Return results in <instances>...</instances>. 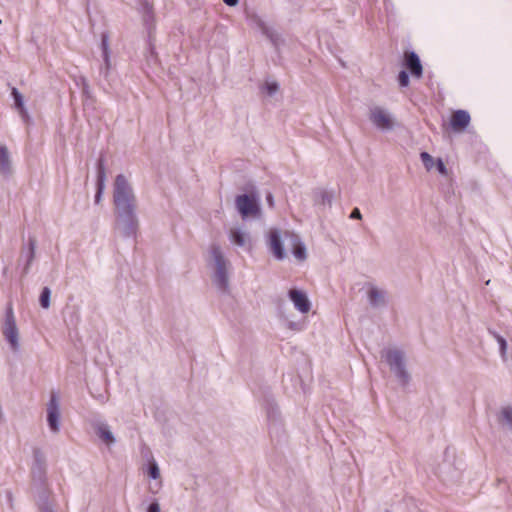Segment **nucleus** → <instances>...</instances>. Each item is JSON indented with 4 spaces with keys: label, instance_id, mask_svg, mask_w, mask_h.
<instances>
[{
    "label": "nucleus",
    "instance_id": "40",
    "mask_svg": "<svg viewBox=\"0 0 512 512\" xmlns=\"http://www.w3.org/2000/svg\"><path fill=\"white\" fill-rule=\"evenodd\" d=\"M266 200H267V202H268V204H269L270 206H273L274 201H273V196H272V194H271V193H269V194L266 196Z\"/></svg>",
    "mask_w": 512,
    "mask_h": 512
},
{
    "label": "nucleus",
    "instance_id": "41",
    "mask_svg": "<svg viewBox=\"0 0 512 512\" xmlns=\"http://www.w3.org/2000/svg\"><path fill=\"white\" fill-rule=\"evenodd\" d=\"M160 487H161V483H157V484H155V489H153V487H151V490L153 493H157L158 490L160 489Z\"/></svg>",
    "mask_w": 512,
    "mask_h": 512
},
{
    "label": "nucleus",
    "instance_id": "28",
    "mask_svg": "<svg viewBox=\"0 0 512 512\" xmlns=\"http://www.w3.org/2000/svg\"><path fill=\"white\" fill-rule=\"evenodd\" d=\"M320 203L324 205H331L333 201V194L329 191L323 190L319 193Z\"/></svg>",
    "mask_w": 512,
    "mask_h": 512
},
{
    "label": "nucleus",
    "instance_id": "6",
    "mask_svg": "<svg viewBox=\"0 0 512 512\" xmlns=\"http://www.w3.org/2000/svg\"><path fill=\"white\" fill-rule=\"evenodd\" d=\"M369 119L377 129L383 132L391 131L396 126V120L393 114L380 106L370 108Z\"/></svg>",
    "mask_w": 512,
    "mask_h": 512
},
{
    "label": "nucleus",
    "instance_id": "15",
    "mask_svg": "<svg viewBox=\"0 0 512 512\" xmlns=\"http://www.w3.org/2000/svg\"><path fill=\"white\" fill-rule=\"evenodd\" d=\"M253 21L261 32L271 41L273 46L278 49L280 44L283 42L281 36L273 28L268 26L260 17L254 16Z\"/></svg>",
    "mask_w": 512,
    "mask_h": 512
},
{
    "label": "nucleus",
    "instance_id": "34",
    "mask_svg": "<svg viewBox=\"0 0 512 512\" xmlns=\"http://www.w3.org/2000/svg\"><path fill=\"white\" fill-rule=\"evenodd\" d=\"M350 218L351 219L361 220L362 219V214H361L360 210L358 208H354L351 211Z\"/></svg>",
    "mask_w": 512,
    "mask_h": 512
},
{
    "label": "nucleus",
    "instance_id": "32",
    "mask_svg": "<svg viewBox=\"0 0 512 512\" xmlns=\"http://www.w3.org/2000/svg\"><path fill=\"white\" fill-rule=\"evenodd\" d=\"M400 86L406 87L409 84V76L407 72L401 71L398 76Z\"/></svg>",
    "mask_w": 512,
    "mask_h": 512
},
{
    "label": "nucleus",
    "instance_id": "16",
    "mask_svg": "<svg viewBox=\"0 0 512 512\" xmlns=\"http://www.w3.org/2000/svg\"><path fill=\"white\" fill-rule=\"evenodd\" d=\"M13 164L10 152L5 145H0V175L9 178L13 174Z\"/></svg>",
    "mask_w": 512,
    "mask_h": 512
},
{
    "label": "nucleus",
    "instance_id": "35",
    "mask_svg": "<svg viewBox=\"0 0 512 512\" xmlns=\"http://www.w3.org/2000/svg\"><path fill=\"white\" fill-rule=\"evenodd\" d=\"M288 327L292 330L300 331L302 330V326L297 322H289Z\"/></svg>",
    "mask_w": 512,
    "mask_h": 512
},
{
    "label": "nucleus",
    "instance_id": "18",
    "mask_svg": "<svg viewBox=\"0 0 512 512\" xmlns=\"http://www.w3.org/2000/svg\"><path fill=\"white\" fill-rule=\"evenodd\" d=\"M11 96L14 99V106L18 110V113L22 120L25 123H28L30 120L29 114L27 109L24 106V100L22 94L18 91L16 88H12L11 90Z\"/></svg>",
    "mask_w": 512,
    "mask_h": 512
},
{
    "label": "nucleus",
    "instance_id": "17",
    "mask_svg": "<svg viewBox=\"0 0 512 512\" xmlns=\"http://www.w3.org/2000/svg\"><path fill=\"white\" fill-rule=\"evenodd\" d=\"M470 123V115L465 110H457L451 117V127L454 131L464 130Z\"/></svg>",
    "mask_w": 512,
    "mask_h": 512
},
{
    "label": "nucleus",
    "instance_id": "36",
    "mask_svg": "<svg viewBox=\"0 0 512 512\" xmlns=\"http://www.w3.org/2000/svg\"><path fill=\"white\" fill-rule=\"evenodd\" d=\"M437 168H438V171L441 174H445L446 173V167H445L444 163L441 160L438 161Z\"/></svg>",
    "mask_w": 512,
    "mask_h": 512
},
{
    "label": "nucleus",
    "instance_id": "27",
    "mask_svg": "<svg viewBox=\"0 0 512 512\" xmlns=\"http://www.w3.org/2000/svg\"><path fill=\"white\" fill-rule=\"evenodd\" d=\"M266 412H267L268 420L272 423L276 422L277 417H278V411H277V408L273 404H271V403L268 404Z\"/></svg>",
    "mask_w": 512,
    "mask_h": 512
},
{
    "label": "nucleus",
    "instance_id": "24",
    "mask_svg": "<svg viewBox=\"0 0 512 512\" xmlns=\"http://www.w3.org/2000/svg\"><path fill=\"white\" fill-rule=\"evenodd\" d=\"M148 475L150 478H152L154 480H157L160 478V469H159L157 462L154 459H152L149 462Z\"/></svg>",
    "mask_w": 512,
    "mask_h": 512
},
{
    "label": "nucleus",
    "instance_id": "10",
    "mask_svg": "<svg viewBox=\"0 0 512 512\" xmlns=\"http://www.w3.org/2000/svg\"><path fill=\"white\" fill-rule=\"evenodd\" d=\"M229 240L233 245L243 248L245 251H250L252 249L250 234L240 227H232L230 229Z\"/></svg>",
    "mask_w": 512,
    "mask_h": 512
},
{
    "label": "nucleus",
    "instance_id": "4",
    "mask_svg": "<svg viewBox=\"0 0 512 512\" xmlns=\"http://www.w3.org/2000/svg\"><path fill=\"white\" fill-rule=\"evenodd\" d=\"M381 357L386 360L400 384L407 385L410 381V375L406 370L404 353L398 349H384L381 351Z\"/></svg>",
    "mask_w": 512,
    "mask_h": 512
},
{
    "label": "nucleus",
    "instance_id": "21",
    "mask_svg": "<svg viewBox=\"0 0 512 512\" xmlns=\"http://www.w3.org/2000/svg\"><path fill=\"white\" fill-rule=\"evenodd\" d=\"M35 250H36V240L34 238H30L28 241V248L27 250H23L22 256L25 257L26 263L24 266V273L27 274L30 270V267L32 265V262L35 258Z\"/></svg>",
    "mask_w": 512,
    "mask_h": 512
},
{
    "label": "nucleus",
    "instance_id": "20",
    "mask_svg": "<svg viewBox=\"0 0 512 512\" xmlns=\"http://www.w3.org/2000/svg\"><path fill=\"white\" fill-rule=\"evenodd\" d=\"M37 506L39 512H55L53 504L49 500V492L42 488L37 495Z\"/></svg>",
    "mask_w": 512,
    "mask_h": 512
},
{
    "label": "nucleus",
    "instance_id": "1",
    "mask_svg": "<svg viewBox=\"0 0 512 512\" xmlns=\"http://www.w3.org/2000/svg\"><path fill=\"white\" fill-rule=\"evenodd\" d=\"M113 204L116 228L127 238L135 237L139 227L137 197L134 188L124 174H118L113 183Z\"/></svg>",
    "mask_w": 512,
    "mask_h": 512
},
{
    "label": "nucleus",
    "instance_id": "11",
    "mask_svg": "<svg viewBox=\"0 0 512 512\" xmlns=\"http://www.w3.org/2000/svg\"><path fill=\"white\" fill-rule=\"evenodd\" d=\"M288 296L292 301L296 310L302 314H306L311 309V303L305 292L298 289H290Z\"/></svg>",
    "mask_w": 512,
    "mask_h": 512
},
{
    "label": "nucleus",
    "instance_id": "29",
    "mask_svg": "<svg viewBox=\"0 0 512 512\" xmlns=\"http://www.w3.org/2000/svg\"><path fill=\"white\" fill-rule=\"evenodd\" d=\"M420 158L424 164V166L427 168V169H431L432 166H433V158L432 156L427 153V152H422L420 154Z\"/></svg>",
    "mask_w": 512,
    "mask_h": 512
},
{
    "label": "nucleus",
    "instance_id": "12",
    "mask_svg": "<svg viewBox=\"0 0 512 512\" xmlns=\"http://www.w3.org/2000/svg\"><path fill=\"white\" fill-rule=\"evenodd\" d=\"M101 49H102V58L103 65L100 68V75L108 80L110 71H111V58H110V48H109V36L107 33H102L101 35Z\"/></svg>",
    "mask_w": 512,
    "mask_h": 512
},
{
    "label": "nucleus",
    "instance_id": "26",
    "mask_svg": "<svg viewBox=\"0 0 512 512\" xmlns=\"http://www.w3.org/2000/svg\"><path fill=\"white\" fill-rule=\"evenodd\" d=\"M153 15H152V9L148 5V3H144L143 5V21L146 25H150L152 22Z\"/></svg>",
    "mask_w": 512,
    "mask_h": 512
},
{
    "label": "nucleus",
    "instance_id": "2",
    "mask_svg": "<svg viewBox=\"0 0 512 512\" xmlns=\"http://www.w3.org/2000/svg\"><path fill=\"white\" fill-rule=\"evenodd\" d=\"M284 243L291 248L294 257L298 261L302 262L307 259V249L299 235L288 230L270 229L267 244L273 257L280 261L287 257Z\"/></svg>",
    "mask_w": 512,
    "mask_h": 512
},
{
    "label": "nucleus",
    "instance_id": "8",
    "mask_svg": "<svg viewBox=\"0 0 512 512\" xmlns=\"http://www.w3.org/2000/svg\"><path fill=\"white\" fill-rule=\"evenodd\" d=\"M47 423L51 432L58 433L60 430V398L56 391L50 393V399L46 407Z\"/></svg>",
    "mask_w": 512,
    "mask_h": 512
},
{
    "label": "nucleus",
    "instance_id": "39",
    "mask_svg": "<svg viewBox=\"0 0 512 512\" xmlns=\"http://www.w3.org/2000/svg\"><path fill=\"white\" fill-rule=\"evenodd\" d=\"M239 0H223V2L228 6H236Z\"/></svg>",
    "mask_w": 512,
    "mask_h": 512
},
{
    "label": "nucleus",
    "instance_id": "23",
    "mask_svg": "<svg viewBox=\"0 0 512 512\" xmlns=\"http://www.w3.org/2000/svg\"><path fill=\"white\" fill-rule=\"evenodd\" d=\"M50 297H51V290L48 287H44L40 294V305L44 309H48L50 307Z\"/></svg>",
    "mask_w": 512,
    "mask_h": 512
},
{
    "label": "nucleus",
    "instance_id": "37",
    "mask_svg": "<svg viewBox=\"0 0 512 512\" xmlns=\"http://www.w3.org/2000/svg\"><path fill=\"white\" fill-rule=\"evenodd\" d=\"M103 192L102 191H96L95 194V203L99 204L102 199Z\"/></svg>",
    "mask_w": 512,
    "mask_h": 512
},
{
    "label": "nucleus",
    "instance_id": "22",
    "mask_svg": "<svg viewBox=\"0 0 512 512\" xmlns=\"http://www.w3.org/2000/svg\"><path fill=\"white\" fill-rule=\"evenodd\" d=\"M502 423L512 431V407H505L501 411Z\"/></svg>",
    "mask_w": 512,
    "mask_h": 512
},
{
    "label": "nucleus",
    "instance_id": "3",
    "mask_svg": "<svg viewBox=\"0 0 512 512\" xmlns=\"http://www.w3.org/2000/svg\"><path fill=\"white\" fill-rule=\"evenodd\" d=\"M208 265L212 268V281L214 285L222 292L229 290V271L231 264L225 257L219 244L213 243L208 250Z\"/></svg>",
    "mask_w": 512,
    "mask_h": 512
},
{
    "label": "nucleus",
    "instance_id": "7",
    "mask_svg": "<svg viewBox=\"0 0 512 512\" xmlns=\"http://www.w3.org/2000/svg\"><path fill=\"white\" fill-rule=\"evenodd\" d=\"M235 206L242 219L257 218L260 215V206L254 195L242 194L235 199Z\"/></svg>",
    "mask_w": 512,
    "mask_h": 512
},
{
    "label": "nucleus",
    "instance_id": "38",
    "mask_svg": "<svg viewBox=\"0 0 512 512\" xmlns=\"http://www.w3.org/2000/svg\"><path fill=\"white\" fill-rule=\"evenodd\" d=\"M105 189V181H97V191L104 192Z\"/></svg>",
    "mask_w": 512,
    "mask_h": 512
},
{
    "label": "nucleus",
    "instance_id": "14",
    "mask_svg": "<svg viewBox=\"0 0 512 512\" xmlns=\"http://www.w3.org/2000/svg\"><path fill=\"white\" fill-rule=\"evenodd\" d=\"M367 298L371 307H384L387 304V291L375 285H370L367 291Z\"/></svg>",
    "mask_w": 512,
    "mask_h": 512
},
{
    "label": "nucleus",
    "instance_id": "5",
    "mask_svg": "<svg viewBox=\"0 0 512 512\" xmlns=\"http://www.w3.org/2000/svg\"><path fill=\"white\" fill-rule=\"evenodd\" d=\"M1 330L5 340L10 346V349L13 352H18L20 349L19 330L11 304H9L6 309L5 319Z\"/></svg>",
    "mask_w": 512,
    "mask_h": 512
},
{
    "label": "nucleus",
    "instance_id": "19",
    "mask_svg": "<svg viewBox=\"0 0 512 512\" xmlns=\"http://www.w3.org/2000/svg\"><path fill=\"white\" fill-rule=\"evenodd\" d=\"M405 65L414 76L421 77L422 65L418 55L415 52H409L406 54Z\"/></svg>",
    "mask_w": 512,
    "mask_h": 512
},
{
    "label": "nucleus",
    "instance_id": "13",
    "mask_svg": "<svg viewBox=\"0 0 512 512\" xmlns=\"http://www.w3.org/2000/svg\"><path fill=\"white\" fill-rule=\"evenodd\" d=\"M92 427L98 436V438L107 446L115 444L116 438L111 431L110 426L102 420H95L92 423Z\"/></svg>",
    "mask_w": 512,
    "mask_h": 512
},
{
    "label": "nucleus",
    "instance_id": "9",
    "mask_svg": "<svg viewBox=\"0 0 512 512\" xmlns=\"http://www.w3.org/2000/svg\"><path fill=\"white\" fill-rule=\"evenodd\" d=\"M31 473L34 482L44 485L46 481V458L44 453L39 449L33 450V464Z\"/></svg>",
    "mask_w": 512,
    "mask_h": 512
},
{
    "label": "nucleus",
    "instance_id": "33",
    "mask_svg": "<svg viewBox=\"0 0 512 512\" xmlns=\"http://www.w3.org/2000/svg\"><path fill=\"white\" fill-rule=\"evenodd\" d=\"M147 512H160V505L158 502H152L148 508H147Z\"/></svg>",
    "mask_w": 512,
    "mask_h": 512
},
{
    "label": "nucleus",
    "instance_id": "31",
    "mask_svg": "<svg viewBox=\"0 0 512 512\" xmlns=\"http://www.w3.org/2000/svg\"><path fill=\"white\" fill-rule=\"evenodd\" d=\"M97 181H106V172L102 160H99L97 167Z\"/></svg>",
    "mask_w": 512,
    "mask_h": 512
},
{
    "label": "nucleus",
    "instance_id": "30",
    "mask_svg": "<svg viewBox=\"0 0 512 512\" xmlns=\"http://www.w3.org/2000/svg\"><path fill=\"white\" fill-rule=\"evenodd\" d=\"M264 89L268 95L272 96L278 91L279 85L276 82H266Z\"/></svg>",
    "mask_w": 512,
    "mask_h": 512
},
{
    "label": "nucleus",
    "instance_id": "25",
    "mask_svg": "<svg viewBox=\"0 0 512 512\" xmlns=\"http://www.w3.org/2000/svg\"><path fill=\"white\" fill-rule=\"evenodd\" d=\"M493 335L499 344L500 355H501L502 359L505 360L506 353H507V342L501 335L496 334V333H493Z\"/></svg>",
    "mask_w": 512,
    "mask_h": 512
}]
</instances>
